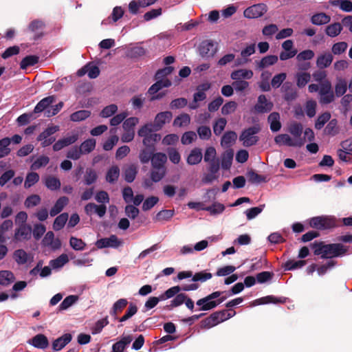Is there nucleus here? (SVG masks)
Instances as JSON below:
<instances>
[{
    "mask_svg": "<svg viewBox=\"0 0 352 352\" xmlns=\"http://www.w3.org/2000/svg\"><path fill=\"white\" fill-rule=\"evenodd\" d=\"M72 335L67 333L54 339L52 342V349L54 352L59 351L65 348L72 340Z\"/></svg>",
    "mask_w": 352,
    "mask_h": 352,
    "instance_id": "obj_10",
    "label": "nucleus"
},
{
    "mask_svg": "<svg viewBox=\"0 0 352 352\" xmlns=\"http://www.w3.org/2000/svg\"><path fill=\"white\" fill-rule=\"evenodd\" d=\"M10 144V139L8 138L0 140V157H3L10 153V149L8 148Z\"/></svg>",
    "mask_w": 352,
    "mask_h": 352,
    "instance_id": "obj_58",
    "label": "nucleus"
},
{
    "mask_svg": "<svg viewBox=\"0 0 352 352\" xmlns=\"http://www.w3.org/2000/svg\"><path fill=\"white\" fill-rule=\"evenodd\" d=\"M314 250L315 255H321L322 258H332L345 254L346 250L340 243H331L325 245L323 242H315L311 244Z\"/></svg>",
    "mask_w": 352,
    "mask_h": 352,
    "instance_id": "obj_1",
    "label": "nucleus"
},
{
    "mask_svg": "<svg viewBox=\"0 0 352 352\" xmlns=\"http://www.w3.org/2000/svg\"><path fill=\"white\" fill-rule=\"evenodd\" d=\"M27 342L34 347L41 349H45L49 346V340L42 333L36 335L31 339L28 340Z\"/></svg>",
    "mask_w": 352,
    "mask_h": 352,
    "instance_id": "obj_12",
    "label": "nucleus"
},
{
    "mask_svg": "<svg viewBox=\"0 0 352 352\" xmlns=\"http://www.w3.org/2000/svg\"><path fill=\"white\" fill-rule=\"evenodd\" d=\"M83 178L85 184L89 186L96 182L98 179V175L94 169L87 168L86 169Z\"/></svg>",
    "mask_w": 352,
    "mask_h": 352,
    "instance_id": "obj_40",
    "label": "nucleus"
},
{
    "mask_svg": "<svg viewBox=\"0 0 352 352\" xmlns=\"http://www.w3.org/2000/svg\"><path fill=\"white\" fill-rule=\"evenodd\" d=\"M91 112L87 110H80L71 114L70 120L73 122H80L89 118Z\"/></svg>",
    "mask_w": 352,
    "mask_h": 352,
    "instance_id": "obj_46",
    "label": "nucleus"
},
{
    "mask_svg": "<svg viewBox=\"0 0 352 352\" xmlns=\"http://www.w3.org/2000/svg\"><path fill=\"white\" fill-rule=\"evenodd\" d=\"M159 320H160V318H158L157 317H151V318H147L142 323V328L151 329V328L158 327L160 329V327L162 326V322H158Z\"/></svg>",
    "mask_w": 352,
    "mask_h": 352,
    "instance_id": "obj_60",
    "label": "nucleus"
},
{
    "mask_svg": "<svg viewBox=\"0 0 352 352\" xmlns=\"http://www.w3.org/2000/svg\"><path fill=\"white\" fill-rule=\"evenodd\" d=\"M190 118L187 113H182L178 116L173 121V125L175 126H184L190 124Z\"/></svg>",
    "mask_w": 352,
    "mask_h": 352,
    "instance_id": "obj_51",
    "label": "nucleus"
},
{
    "mask_svg": "<svg viewBox=\"0 0 352 352\" xmlns=\"http://www.w3.org/2000/svg\"><path fill=\"white\" fill-rule=\"evenodd\" d=\"M305 264H306L305 261L289 260L285 263L284 268L285 270H294L296 269H299V268L302 267Z\"/></svg>",
    "mask_w": 352,
    "mask_h": 352,
    "instance_id": "obj_50",
    "label": "nucleus"
},
{
    "mask_svg": "<svg viewBox=\"0 0 352 352\" xmlns=\"http://www.w3.org/2000/svg\"><path fill=\"white\" fill-rule=\"evenodd\" d=\"M347 91V82L344 78H338L335 85V96L338 98L344 95Z\"/></svg>",
    "mask_w": 352,
    "mask_h": 352,
    "instance_id": "obj_29",
    "label": "nucleus"
},
{
    "mask_svg": "<svg viewBox=\"0 0 352 352\" xmlns=\"http://www.w3.org/2000/svg\"><path fill=\"white\" fill-rule=\"evenodd\" d=\"M151 162L152 168H166L167 155L161 152L155 153Z\"/></svg>",
    "mask_w": 352,
    "mask_h": 352,
    "instance_id": "obj_21",
    "label": "nucleus"
},
{
    "mask_svg": "<svg viewBox=\"0 0 352 352\" xmlns=\"http://www.w3.org/2000/svg\"><path fill=\"white\" fill-rule=\"evenodd\" d=\"M166 168H152L150 172V177L154 182H159L166 175Z\"/></svg>",
    "mask_w": 352,
    "mask_h": 352,
    "instance_id": "obj_37",
    "label": "nucleus"
},
{
    "mask_svg": "<svg viewBox=\"0 0 352 352\" xmlns=\"http://www.w3.org/2000/svg\"><path fill=\"white\" fill-rule=\"evenodd\" d=\"M203 158L201 149L199 148H193L188 155L186 162L190 165H196L201 162Z\"/></svg>",
    "mask_w": 352,
    "mask_h": 352,
    "instance_id": "obj_25",
    "label": "nucleus"
},
{
    "mask_svg": "<svg viewBox=\"0 0 352 352\" xmlns=\"http://www.w3.org/2000/svg\"><path fill=\"white\" fill-rule=\"evenodd\" d=\"M213 314L217 318L216 320L219 324L234 316L236 312L232 309H223L214 312Z\"/></svg>",
    "mask_w": 352,
    "mask_h": 352,
    "instance_id": "obj_32",
    "label": "nucleus"
},
{
    "mask_svg": "<svg viewBox=\"0 0 352 352\" xmlns=\"http://www.w3.org/2000/svg\"><path fill=\"white\" fill-rule=\"evenodd\" d=\"M249 181L252 184H260L261 182H266L267 181L265 176L258 175L254 170H250L248 173Z\"/></svg>",
    "mask_w": 352,
    "mask_h": 352,
    "instance_id": "obj_54",
    "label": "nucleus"
},
{
    "mask_svg": "<svg viewBox=\"0 0 352 352\" xmlns=\"http://www.w3.org/2000/svg\"><path fill=\"white\" fill-rule=\"evenodd\" d=\"M234 152L232 149H228L223 153L221 159L222 168L227 170L230 168Z\"/></svg>",
    "mask_w": 352,
    "mask_h": 352,
    "instance_id": "obj_34",
    "label": "nucleus"
},
{
    "mask_svg": "<svg viewBox=\"0 0 352 352\" xmlns=\"http://www.w3.org/2000/svg\"><path fill=\"white\" fill-rule=\"evenodd\" d=\"M55 101V97L54 96H50L44 98L38 102L34 109L35 113H41L44 110L47 109Z\"/></svg>",
    "mask_w": 352,
    "mask_h": 352,
    "instance_id": "obj_26",
    "label": "nucleus"
},
{
    "mask_svg": "<svg viewBox=\"0 0 352 352\" xmlns=\"http://www.w3.org/2000/svg\"><path fill=\"white\" fill-rule=\"evenodd\" d=\"M133 337L131 335L124 336L112 346L111 352H124V350L132 342Z\"/></svg>",
    "mask_w": 352,
    "mask_h": 352,
    "instance_id": "obj_19",
    "label": "nucleus"
},
{
    "mask_svg": "<svg viewBox=\"0 0 352 352\" xmlns=\"http://www.w3.org/2000/svg\"><path fill=\"white\" fill-rule=\"evenodd\" d=\"M122 242L118 239L117 236L112 234L109 238H102L98 240L96 245L98 248L102 249L107 247L118 248L121 245Z\"/></svg>",
    "mask_w": 352,
    "mask_h": 352,
    "instance_id": "obj_11",
    "label": "nucleus"
},
{
    "mask_svg": "<svg viewBox=\"0 0 352 352\" xmlns=\"http://www.w3.org/2000/svg\"><path fill=\"white\" fill-rule=\"evenodd\" d=\"M237 135L234 131H228L223 134L221 140V145L224 148H229L236 140Z\"/></svg>",
    "mask_w": 352,
    "mask_h": 352,
    "instance_id": "obj_30",
    "label": "nucleus"
},
{
    "mask_svg": "<svg viewBox=\"0 0 352 352\" xmlns=\"http://www.w3.org/2000/svg\"><path fill=\"white\" fill-rule=\"evenodd\" d=\"M156 131L151 123H147L139 129L138 134L143 138L142 143L144 146H154V143L160 140V135L154 133Z\"/></svg>",
    "mask_w": 352,
    "mask_h": 352,
    "instance_id": "obj_3",
    "label": "nucleus"
},
{
    "mask_svg": "<svg viewBox=\"0 0 352 352\" xmlns=\"http://www.w3.org/2000/svg\"><path fill=\"white\" fill-rule=\"evenodd\" d=\"M154 146H145L140 149L138 158L142 164H148L155 154Z\"/></svg>",
    "mask_w": 352,
    "mask_h": 352,
    "instance_id": "obj_16",
    "label": "nucleus"
},
{
    "mask_svg": "<svg viewBox=\"0 0 352 352\" xmlns=\"http://www.w3.org/2000/svg\"><path fill=\"white\" fill-rule=\"evenodd\" d=\"M32 228L29 226L21 225L15 231L14 239L17 241L27 240L30 238Z\"/></svg>",
    "mask_w": 352,
    "mask_h": 352,
    "instance_id": "obj_23",
    "label": "nucleus"
},
{
    "mask_svg": "<svg viewBox=\"0 0 352 352\" xmlns=\"http://www.w3.org/2000/svg\"><path fill=\"white\" fill-rule=\"evenodd\" d=\"M38 62V57L34 55L27 56L23 58L20 63V67L25 69L30 66H33Z\"/></svg>",
    "mask_w": 352,
    "mask_h": 352,
    "instance_id": "obj_45",
    "label": "nucleus"
},
{
    "mask_svg": "<svg viewBox=\"0 0 352 352\" xmlns=\"http://www.w3.org/2000/svg\"><path fill=\"white\" fill-rule=\"evenodd\" d=\"M267 12V6L263 3L252 6L244 11L246 18L254 19L263 16Z\"/></svg>",
    "mask_w": 352,
    "mask_h": 352,
    "instance_id": "obj_9",
    "label": "nucleus"
},
{
    "mask_svg": "<svg viewBox=\"0 0 352 352\" xmlns=\"http://www.w3.org/2000/svg\"><path fill=\"white\" fill-rule=\"evenodd\" d=\"M120 176V168L118 166H111L107 171L106 180L109 183H114Z\"/></svg>",
    "mask_w": 352,
    "mask_h": 352,
    "instance_id": "obj_43",
    "label": "nucleus"
},
{
    "mask_svg": "<svg viewBox=\"0 0 352 352\" xmlns=\"http://www.w3.org/2000/svg\"><path fill=\"white\" fill-rule=\"evenodd\" d=\"M96 147V140L94 139H88L84 141L80 148L82 154L91 153Z\"/></svg>",
    "mask_w": 352,
    "mask_h": 352,
    "instance_id": "obj_49",
    "label": "nucleus"
},
{
    "mask_svg": "<svg viewBox=\"0 0 352 352\" xmlns=\"http://www.w3.org/2000/svg\"><path fill=\"white\" fill-rule=\"evenodd\" d=\"M69 261L68 256L66 254H62L56 259L50 261V265L54 269L62 267Z\"/></svg>",
    "mask_w": 352,
    "mask_h": 352,
    "instance_id": "obj_52",
    "label": "nucleus"
},
{
    "mask_svg": "<svg viewBox=\"0 0 352 352\" xmlns=\"http://www.w3.org/2000/svg\"><path fill=\"white\" fill-rule=\"evenodd\" d=\"M13 258L19 265H24L33 260V256L28 254L24 250L19 249L14 252Z\"/></svg>",
    "mask_w": 352,
    "mask_h": 352,
    "instance_id": "obj_17",
    "label": "nucleus"
},
{
    "mask_svg": "<svg viewBox=\"0 0 352 352\" xmlns=\"http://www.w3.org/2000/svg\"><path fill=\"white\" fill-rule=\"evenodd\" d=\"M138 166L135 164H131L126 166L124 170V177L126 182H133L138 174Z\"/></svg>",
    "mask_w": 352,
    "mask_h": 352,
    "instance_id": "obj_27",
    "label": "nucleus"
},
{
    "mask_svg": "<svg viewBox=\"0 0 352 352\" xmlns=\"http://www.w3.org/2000/svg\"><path fill=\"white\" fill-rule=\"evenodd\" d=\"M199 50L202 57H209L214 54L216 48L211 41H205L200 44Z\"/></svg>",
    "mask_w": 352,
    "mask_h": 352,
    "instance_id": "obj_18",
    "label": "nucleus"
},
{
    "mask_svg": "<svg viewBox=\"0 0 352 352\" xmlns=\"http://www.w3.org/2000/svg\"><path fill=\"white\" fill-rule=\"evenodd\" d=\"M69 203V199L67 197H60L55 203L54 206L51 208L50 214L52 217H54L60 213L64 207Z\"/></svg>",
    "mask_w": 352,
    "mask_h": 352,
    "instance_id": "obj_24",
    "label": "nucleus"
},
{
    "mask_svg": "<svg viewBox=\"0 0 352 352\" xmlns=\"http://www.w3.org/2000/svg\"><path fill=\"white\" fill-rule=\"evenodd\" d=\"M260 130L261 128L258 125H254L245 129L239 137L240 140L243 142V145L245 147L255 145L258 141V137L256 134Z\"/></svg>",
    "mask_w": 352,
    "mask_h": 352,
    "instance_id": "obj_4",
    "label": "nucleus"
},
{
    "mask_svg": "<svg viewBox=\"0 0 352 352\" xmlns=\"http://www.w3.org/2000/svg\"><path fill=\"white\" fill-rule=\"evenodd\" d=\"M276 144L282 146L301 147L305 144L304 139H292L288 134H280L275 137Z\"/></svg>",
    "mask_w": 352,
    "mask_h": 352,
    "instance_id": "obj_7",
    "label": "nucleus"
},
{
    "mask_svg": "<svg viewBox=\"0 0 352 352\" xmlns=\"http://www.w3.org/2000/svg\"><path fill=\"white\" fill-rule=\"evenodd\" d=\"M268 122L270 124V129L273 132L279 131L281 128L280 115L277 112H272L268 116Z\"/></svg>",
    "mask_w": 352,
    "mask_h": 352,
    "instance_id": "obj_28",
    "label": "nucleus"
},
{
    "mask_svg": "<svg viewBox=\"0 0 352 352\" xmlns=\"http://www.w3.org/2000/svg\"><path fill=\"white\" fill-rule=\"evenodd\" d=\"M273 108V103L268 101L265 95H260L258 98V102L254 106L255 111L258 113H267Z\"/></svg>",
    "mask_w": 352,
    "mask_h": 352,
    "instance_id": "obj_14",
    "label": "nucleus"
},
{
    "mask_svg": "<svg viewBox=\"0 0 352 352\" xmlns=\"http://www.w3.org/2000/svg\"><path fill=\"white\" fill-rule=\"evenodd\" d=\"M45 186L50 190H56L60 187V181L56 177L47 176L44 179Z\"/></svg>",
    "mask_w": 352,
    "mask_h": 352,
    "instance_id": "obj_35",
    "label": "nucleus"
},
{
    "mask_svg": "<svg viewBox=\"0 0 352 352\" xmlns=\"http://www.w3.org/2000/svg\"><path fill=\"white\" fill-rule=\"evenodd\" d=\"M227 124L226 118H221L216 120L213 125V131L216 135H219L224 130Z\"/></svg>",
    "mask_w": 352,
    "mask_h": 352,
    "instance_id": "obj_59",
    "label": "nucleus"
},
{
    "mask_svg": "<svg viewBox=\"0 0 352 352\" xmlns=\"http://www.w3.org/2000/svg\"><path fill=\"white\" fill-rule=\"evenodd\" d=\"M50 162V158L47 156L38 157L31 165L32 170H37L43 166H45Z\"/></svg>",
    "mask_w": 352,
    "mask_h": 352,
    "instance_id": "obj_63",
    "label": "nucleus"
},
{
    "mask_svg": "<svg viewBox=\"0 0 352 352\" xmlns=\"http://www.w3.org/2000/svg\"><path fill=\"white\" fill-rule=\"evenodd\" d=\"M70 246L75 250H83L86 246V243L81 239L74 236H72L69 240Z\"/></svg>",
    "mask_w": 352,
    "mask_h": 352,
    "instance_id": "obj_61",
    "label": "nucleus"
},
{
    "mask_svg": "<svg viewBox=\"0 0 352 352\" xmlns=\"http://www.w3.org/2000/svg\"><path fill=\"white\" fill-rule=\"evenodd\" d=\"M296 85L299 88L304 87L310 81L311 75L307 72H299L296 75Z\"/></svg>",
    "mask_w": 352,
    "mask_h": 352,
    "instance_id": "obj_44",
    "label": "nucleus"
},
{
    "mask_svg": "<svg viewBox=\"0 0 352 352\" xmlns=\"http://www.w3.org/2000/svg\"><path fill=\"white\" fill-rule=\"evenodd\" d=\"M281 91L283 93L284 99L287 102L293 101L297 97L296 89L290 82H285L281 87Z\"/></svg>",
    "mask_w": 352,
    "mask_h": 352,
    "instance_id": "obj_15",
    "label": "nucleus"
},
{
    "mask_svg": "<svg viewBox=\"0 0 352 352\" xmlns=\"http://www.w3.org/2000/svg\"><path fill=\"white\" fill-rule=\"evenodd\" d=\"M320 103L322 104H328L335 100V94L332 89V85L329 80H326L320 84Z\"/></svg>",
    "mask_w": 352,
    "mask_h": 352,
    "instance_id": "obj_5",
    "label": "nucleus"
},
{
    "mask_svg": "<svg viewBox=\"0 0 352 352\" xmlns=\"http://www.w3.org/2000/svg\"><path fill=\"white\" fill-rule=\"evenodd\" d=\"M173 118V114L170 111H166L157 113L154 119L153 123L151 126L155 131L161 130L164 124L170 122Z\"/></svg>",
    "mask_w": 352,
    "mask_h": 352,
    "instance_id": "obj_8",
    "label": "nucleus"
},
{
    "mask_svg": "<svg viewBox=\"0 0 352 352\" xmlns=\"http://www.w3.org/2000/svg\"><path fill=\"white\" fill-rule=\"evenodd\" d=\"M128 302L126 299L121 298L116 301L111 311V314L116 316L118 313L121 312L122 309L127 305Z\"/></svg>",
    "mask_w": 352,
    "mask_h": 352,
    "instance_id": "obj_55",
    "label": "nucleus"
},
{
    "mask_svg": "<svg viewBox=\"0 0 352 352\" xmlns=\"http://www.w3.org/2000/svg\"><path fill=\"white\" fill-rule=\"evenodd\" d=\"M331 113L329 112H324L320 115L316 122H315V128L316 129H321L324 125L330 120Z\"/></svg>",
    "mask_w": 352,
    "mask_h": 352,
    "instance_id": "obj_53",
    "label": "nucleus"
},
{
    "mask_svg": "<svg viewBox=\"0 0 352 352\" xmlns=\"http://www.w3.org/2000/svg\"><path fill=\"white\" fill-rule=\"evenodd\" d=\"M333 60V54L330 52H324L320 54L316 59V65L319 69H324L331 65Z\"/></svg>",
    "mask_w": 352,
    "mask_h": 352,
    "instance_id": "obj_20",
    "label": "nucleus"
},
{
    "mask_svg": "<svg viewBox=\"0 0 352 352\" xmlns=\"http://www.w3.org/2000/svg\"><path fill=\"white\" fill-rule=\"evenodd\" d=\"M342 30V26L340 23H334L327 26L325 32L330 37H336Z\"/></svg>",
    "mask_w": 352,
    "mask_h": 352,
    "instance_id": "obj_38",
    "label": "nucleus"
},
{
    "mask_svg": "<svg viewBox=\"0 0 352 352\" xmlns=\"http://www.w3.org/2000/svg\"><path fill=\"white\" fill-rule=\"evenodd\" d=\"M253 72L250 69H240L233 71L230 74V78L232 80H244L243 79L249 80L253 76Z\"/></svg>",
    "mask_w": 352,
    "mask_h": 352,
    "instance_id": "obj_22",
    "label": "nucleus"
},
{
    "mask_svg": "<svg viewBox=\"0 0 352 352\" xmlns=\"http://www.w3.org/2000/svg\"><path fill=\"white\" fill-rule=\"evenodd\" d=\"M68 214L66 212L58 215L54 221L53 229L56 231H58L63 228L67 221L68 220Z\"/></svg>",
    "mask_w": 352,
    "mask_h": 352,
    "instance_id": "obj_41",
    "label": "nucleus"
},
{
    "mask_svg": "<svg viewBox=\"0 0 352 352\" xmlns=\"http://www.w3.org/2000/svg\"><path fill=\"white\" fill-rule=\"evenodd\" d=\"M39 180V175L38 173L35 172H31L28 173L25 183H24V187L25 188H29L34 186L35 184H36Z\"/></svg>",
    "mask_w": 352,
    "mask_h": 352,
    "instance_id": "obj_47",
    "label": "nucleus"
},
{
    "mask_svg": "<svg viewBox=\"0 0 352 352\" xmlns=\"http://www.w3.org/2000/svg\"><path fill=\"white\" fill-rule=\"evenodd\" d=\"M223 292H214L210 294L200 298L196 302V305L199 307L200 311H209L222 303L226 299V296H221Z\"/></svg>",
    "mask_w": 352,
    "mask_h": 352,
    "instance_id": "obj_2",
    "label": "nucleus"
},
{
    "mask_svg": "<svg viewBox=\"0 0 352 352\" xmlns=\"http://www.w3.org/2000/svg\"><path fill=\"white\" fill-rule=\"evenodd\" d=\"M330 20L331 17L324 12L314 14L311 19V23L316 25L327 24Z\"/></svg>",
    "mask_w": 352,
    "mask_h": 352,
    "instance_id": "obj_33",
    "label": "nucleus"
},
{
    "mask_svg": "<svg viewBox=\"0 0 352 352\" xmlns=\"http://www.w3.org/2000/svg\"><path fill=\"white\" fill-rule=\"evenodd\" d=\"M216 317L212 313L210 316L207 317L201 322V327L204 329H210L218 324Z\"/></svg>",
    "mask_w": 352,
    "mask_h": 352,
    "instance_id": "obj_64",
    "label": "nucleus"
},
{
    "mask_svg": "<svg viewBox=\"0 0 352 352\" xmlns=\"http://www.w3.org/2000/svg\"><path fill=\"white\" fill-rule=\"evenodd\" d=\"M60 130L57 125L49 126L37 137V140H44L51 138L50 136Z\"/></svg>",
    "mask_w": 352,
    "mask_h": 352,
    "instance_id": "obj_48",
    "label": "nucleus"
},
{
    "mask_svg": "<svg viewBox=\"0 0 352 352\" xmlns=\"http://www.w3.org/2000/svg\"><path fill=\"white\" fill-rule=\"evenodd\" d=\"M310 227L318 230H327L336 226L335 219L328 216H318L309 219Z\"/></svg>",
    "mask_w": 352,
    "mask_h": 352,
    "instance_id": "obj_6",
    "label": "nucleus"
},
{
    "mask_svg": "<svg viewBox=\"0 0 352 352\" xmlns=\"http://www.w3.org/2000/svg\"><path fill=\"white\" fill-rule=\"evenodd\" d=\"M41 198L38 195H32L26 198L24 205L26 208H30L40 204Z\"/></svg>",
    "mask_w": 352,
    "mask_h": 352,
    "instance_id": "obj_57",
    "label": "nucleus"
},
{
    "mask_svg": "<svg viewBox=\"0 0 352 352\" xmlns=\"http://www.w3.org/2000/svg\"><path fill=\"white\" fill-rule=\"evenodd\" d=\"M303 127L302 124L294 122L289 126V132L294 137V139H304L301 137Z\"/></svg>",
    "mask_w": 352,
    "mask_h": 352,
    "instance_id": "obj_36",
    "label": "nucleus"
},
{
    "mask_svg": "<svg viewBox=\"0 0 352 352\" xmlns=\"http://www.w3.org/2000/svg\"><path fill=\"white\" fill-rule=\"evenodd\" d=\"M278 61V57L275 55H270L263 58L257 63V67L262 69L270 65L275 64Z\"/></svg>",
    "mask_w": 352,
    "mask_h": 352,
    "instance_id": "obj_39",
    "label": "nucleus"
},
{
    "mask_svg": "<svg viewBox=\"0 0 352 352\" xmlns=\"http://www.w3.org/2000/svg\"><path fill=\"white\" fill-rule=\"evenodd\" d=\"M265 205L262 204L257 207L251 208L245 210V213L246 214L247 219L248 220H251L255 218L257 215H258L265 208Z\"/></svg>",
    "mask_w": 352,
    "mask_h": 352,
    "instance_id": "obj_56",
    "label": "nucleus"
},
{
    "mask_svg": "<svg viewBox=\"0 0 352 352\" xmlns=\"http://www.w3.org/2000/svg\"><path fill=\"white\" fill-rule=\"evenodd\" d=\"M347 47V43L344 41L338 42L333 45L331 52L334 55H340L344 53L346 50Z\"/></svg>",
    "mask_w": 352,
    "mask_h": 352,
    "instance_id": "obj_62",
    "label": "nucleus"
},
{
    "mask_svg": "<svg viewBox=\"0 0 352 352\" xmlns=\"http://www.w3.org/2000/svg\"><path fill=\"white\" fill-rule=\"evenodd\" d=\"M15 278L12 272L10 271L0 272V284L7 286L14 282Z\"/></svg>",
    "mask_w": 352,
    "mask_h": 352,
    "instance_id": "obj_42",
    "label": "nucleus"
},
{
    "mask_svg": "<svg viewBox=\"0 0 352 352\" xmlns=\"http://www.w3.org/2000/svg\"><path fill=\"white\" fill-rule=\"evenodd\" d=\"M110 133L113 134L111 135L103 144L102 148L104 151H110L113 146L118 143L119 138L115 133H116V129H112L110 130Z\"/></svg>",
    "mask_w": 352,
    "mask_h": 352,
    "instance_id": "obj_31",
    "label": "nucleus"
},
{
    "mask_svg": "<svg viewBox=\"0 0 352 352\" xmlns=\"http://www.w3.org/2000/svg\"><path fill=\"white\" fill-rule=\"evenodd\" d=\"M85 212L89 216L96 213L98 217H102L106 214L107 207L104 204L96 205L94 203H89L85 206Z\"/></svg>",
    "mask_w": 352,
    "mask_h": 352,
    "instance_id": "obj_13",
    "label": "nucleus"
}]
</instances>
